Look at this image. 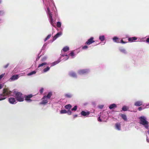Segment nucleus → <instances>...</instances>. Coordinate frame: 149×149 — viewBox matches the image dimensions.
Wrapping results in <instances>:
<instances>
[{
	"instance_id": "nucleus-52",
	"label": "nucleus",
	"mask_w": 149,
	"mask_h": 149,
	"mask_svg": "<svg viewBox=\"0 0 149 149\" xmlns=\"http://www.w3.org/2000/svg\"><path fill=\"white\" fill-rule=\"evenodd\" d=\"M146 140L147 142H149V140L147 138V137Z\"/></svg>"
},
{
	"instance_id": "nucleus-3",
	"label": "nucleus",
	"mask_w": 149,
	"mask_h": 149,
	"mask_svg": "<svg viewBox=\"0 0 149 149\" xmlns=\"http://www.w3.org/2000/svg\"><path fill=\"white\" fill-rule=\"evenodd\" d=\"M15 98L18 102H21L24 101V97L22 94L20 92H17L15 94Z\"/></svg>"
},
{
	"instance_id": "nucleus-56",
	"label": "nucleus",
	"mask_w": 149,
	"mask_h": 149,
	"mask_svg": "<svg viewBox=\"0 0 149 149\" xmlns=\"http://www.w3.org/2000/svg\"><path fill=\"white\" fill-rule=\"evenodd\" d=\"M1 20L0 19V21Z\"/></svg>"
},
{
	"instance_id": "nucleus-18",
	"label": "nucleus",
	"mask_w": 149,
	"mask_h": 149,
	"mask_svg": "<svg viewBox=\"0 0 149 149\" xmlns=\"http://www.w3.org/2000/svg\"><path fill=\"white\" fill-rule=\"evenodd\" d=\"M113 41L117 43L120 42V41L119 39L116 37H114L113 38Z\"/></svg>"
},
{
	"instance_id": "nucleus-55",
	"label": "nucleus",
	"mask_w": 149,
	"mask_h": 149,
	"mask_svg": "<svg viewBox=\"0 0 149 149\" xmlns=\"http://www.w3.org/2000/svg\"><path fill=\"white\" fill-rule=\"evenodd\" d=\"M46 1H47V0H46Z\"/></svg>"
},
{
	"instance_id": "nucleus-50",
	"label": "nucleus",
	"mask_w": 149,
	"mask_h": 149,
	"mask_svg": "<svg viewBox=\"0 0 149 149\" xmlns=\"http://www.w3.org/2000/svg\"><path fill=\"white\" fill-rule=\"evenodd\" d=\"M2 88V85L1 84H0V89Z\"/></svg>"
},
{
	"instance_id": "nucleus-39",
	"label": "nucleus",
	"mask_w": 149,
	"mask_h": 149,
	"mask_svg": "<svg viewBox=\"0 0 149 149\" xmlns=\"http://www.w3.org/2000/svg\"><path fill=\"white\" fill-rule=\"evenodd\" d=\"M67 113H68V114L69 115H70L72 113V112L70 110H68L67 111Z\"/></svg>"
},
{
	"instance_id": "nucleus-23",
	"label": "nucleus",
	"mask_w": 149,
	"mask_h": 149,
	"mask_svg": "<svg viewBox=\"0 0 149 149\" xmlns=\"http://www.w3.org/2000/svg\"><path fill=\"white\" fill-rule=\"evenodd\" d=\"M72 107L71 105L70 104H68L65 105V108L67 109H69Z\"/></svg>"
},
{
	"instance_id": "nucleus-44",
	"label": "nucleus",
	"mask_w": 149,
	"mask_h": 149,
	"mask_svg": "<svg viewBox=\"0 0 149 149\" xmlns=\"http://www.w3.org/2000/svg\"><path fill=\"white\" fill-rule=\"evenodd\" d=\"M46 58H44L41 59V61H43L45 60H46Z\"/></svg>"
},
{
	"instance_id": "nucleus-31",
	"label": "nucleus",
	"mask_w": 149,
	"mask_h": 149,
	"mask_svg": "<svg viewBox=\"0 0 149 149\" xmlns=\"http://www.w3.org/2000/svg\"><path fill=\"white\" fill-rule=\"evenodd\" d=\"M51 36V35L49 34L47 36L46 38L45 39L44 41H46L47 40L49 39Z\"/></svg>"
},
{
	"instance_id": "nucleus-17",
	"label": "nucleus",
	"mask_w": 149,
	"mask_h": 149,
	"mask_svg": "<svg viewBox=\"0 0 149 149\" xmlns=\"http://www.w3.org/2000/svg\"><path fill=\"white\" fill-rule=\"evenodd\" d=\"M120 116L122 118L124 119L125 121H127V116L125 114H121Z\"/></svg>"
},
{
	"instance_id": "nucleus-22",
	"label": "nucleus",
	"mask_w": 149,
	"mask_h": 149,
	"mask_svg": "<svg viewBox=\"0 0 149 149\" xmlns=\"http://www.w3.org/2000/svg\"><path fill=\"white\" fill-rule=\"evenodd\" d=\"M69 50V48L68 47L66 46L65 47H64L63 49H62V50L64 52H67Z\"/></svg>"
},
{
	"instance_id": "nucleus-40",
	"label": "nucleus",
	"mask_w": 149,
	"mask_h": 149,
	"mask_svg": "<svg viewBox=\"0 0 149 149\" xmlns=\"http://www.w3.org/2000/svg\"><path fill=\"white\" fill-rule=\"evenodd\" d=\"M5 73L2 74L1 75H0V79H2L4 76Z\"/></svg>"
},
{
	"instance_id": "nucleus-34",
	"label": "nucleus",
	"mask_w": 149,
	"mask_h": 149,
	"mask_svg": "<svg viewBox=\"0 0 149 149\" xmlns=\"http://www.w3.org/2000/svg\"><path fill=\"white\" fill-rule=\"evenodd\" d=\"M120 51L123 53H126V50L125 49H120Z\"/></svg>"
},
{
	"instance_id": "nucleus-9",
	"label": "nucleus",
	"mask_w": 149,
	"mask_h": 149,
	"mask_svg": "<svg viewBox=\"0 0 149 149\" xmlns=\"http://www.w3.org/2000/svg\"><path fill=\"white\" fill-rule=\"evenodd\" d=\"M62 34L61 32H59L53 38V40H55L56 39L60 36Z\"/></svg>"
},
{
	"instance_id": "nucleus-43",
	"label": "nucleus",
	"mask_w": 149,
	"mask_h": 149,
	"mask_svg": "<svg viewBox=\"0 0 149 149\" xmlns=\"http://www.w3.org/2000/svg\"><path fill=\"white\" fill-rule=\"evenodd\" d=\"M120 42L123 44H125L127 42H125L123 41V40H120Z\"/></svg>"
},
{
	"instance_id": "nucleus-45",
	"label": "nucleus",
	"mask_w": 149,
	"mask_h": 149,
	"mask_svg": "<svg viewBox=\"0 0 149 149\" xmlns=\"http://www.w3.org/2000/svg\"><path fill=\"white\" fill-rule=\"evenodd\" d=\"M138 110L139 111H141V110H142V107H139L138 108Z\"/></svg>"
},
{
	"instance_id": "nucleus-1",
	"label": "nucleus",
	"mask_w": 149,
	"mask_h": 149,
	"mask_svg": "<svg viewBox=\"0 0 149 149\" xmlns=\"http://www.w3.org/2000/svg\"><path fill=\"white\" fill-rule=\"evenodd\" d=\"M12 93L8 88H3L2 93L0 95V101L5 99L6 98L9 96Z\"/></svg>"
},
{
	"instance_id": "nucleus-41",
	"label": "nucleus",
	"mask_w": 149,
	"mask_h": 149,
	"mask_svg": "<svg viewBox=\"0 0 149 149\" xmlns=\"http://www.w3.org/2000/svg\"><path fill=\"white\" fill-rule=\"evenodd\" d=\"M70 55L72 56H74V53L73 52H72L70 53Z\"/></svg>"
},
{
	"instance_id": "nucleus-30",
	"label": "nucleus",
	"mask_w": 149,
	"mask_h": 149,
	"mask_svg": "<svg viewBox=\"0 0 149 149\" xmlns=\"http://www.w3.org/2000/svg\"><path fill=\"white\" fill-rule=\"evenodd\" d=\"M57 26L58 28H60L61 26V23L60 22H58L57 23Z\"/></svg>"
},
{
	"instance_id": "nucleus-26",
	"label": "nucleus",
	"mask_w": 149,
	"mask_h": 149,
	"mask_svg": "<svg viewBox=\"0 0 149 149\" xmlns=\"http://www.w3.org/2000/svg\"><path fill=\"white\" fill-rule=\"evenodd\" d=\"M36 71L35 70H34V71H33L29 73H28L27 75L28 76H30V75H32V74H36Z\"/></svg>"
},
{
	"instance_id": "nucleus-4",
	"label": "nucleus",
	"mask_w": 149,
	"mask_h": 149,
	"mask_svg": "<svg viewBox=\"0 0 149 149\" xmlns=\"http://www.w3.org/2000/svg\"><path fill=\"white\" fill-rule=\"evenodd\" d=\"M33 96L32 94H30L28 95H25L24 97L25 98V100L28 102H31L32 101V100L31 99V98Z\"/></svg>"
},
{
	"instance_id": "nucleus-10",
	"label": "nucleus",
	"mask_w": 149,
	"mask_h": 149,
	"mask_svg": "<svg viewBox=\"0 0 149 149\" xmlns=\"http://www.w3.org/2000/svg\"><path fill=\"white\" fill-rule=\"evenodd\" d=\"M142 102L141 101H137L134 103V105L136 106H140L142 105Z\"/></svg>"
},
{
	"instance_id": "nucleus-48",
	"label": "nucleus",
	"mask_w": 149,
	"mask_h": 149,
	"mask_svg": "<svg viewBox=\"0 0 149 149\" xmlns=\"http://www.w3.org/2000/svg\"><path fill=\"white\" fill-rule=\"evenodd\" d=\"M64 56H66L67 57H68V55H67V54H66V55H62V56H63V57H64Z\"/></svg>"
},
{
	"instance_id": "nucleus-25",
	"label": "nucleus",
	"mask_w": 149,
	"mask_h": 149,
	"mask_svg": "<svg viewBox=\"0 0 149 149\" xmlns=\"http://www.w3.org/2000/svg\"><path fill=\"white\" fill-rule=\"evenodd\" d=\"M99 39L101 41H103L105 39V38L104 36H99Z\"/></svg>"
},
{
	"instance_id": "nucleus-12",
	"label": "nucleus",
	"mask_w": 149,
	"mask_h": 149,
	"mask_svg": "<svg viewBox=\"0 0 149 149\" xmlns=\"http://www.w3.org/2000/svg\"><path fill=\"white\" fill-rule=\"evenodd\" d=\"M42 99V102L40 103L41 104H45L48 102V101L46 98H43V97Z\"/></svg>"
},
{
	"instance_id": "nucleus-15",
	"label": "nucleus",
	"mask_w": 149,
	"mask_h": 149,
	"mask_svg": "<svg viewBox=\"0 0 149 149\" xmlns=\"http://www.w3.org/2000/svg\"><path fill=\"white\" fill-rule=\"evenodd\" d=\"M89 112H86L84 111H82L81 112V115L84 116H86L87 115H88L89 114Z\"/></svg>"
},
{
	"instance_id": "nucleus-35",
	"label": "nucleus",
	"mask_w": 149,
	"mask_h": 149,
	"mask_svg": "<svg viewBox=\"0 0 149 149\" xmlns=\"http://www.w3.org/2000/svg\"><path fill=\"white\" fill-rule=\"evenodd\" d=\"M77 106H75L72 109V111H76L77 109Z\"/></svg>"
},
{
	"instance_id": "nucleus-46",
	"label": "nucleus",
	"mask_w": 149,
	"mask_h": 149,
	"mask_svg": "<svg viewBox=\"0 0 149 149\" xmlns=\"http://www.w3.org/2000/svg\"><path fill=\"white\" fill-rule=\"evenodd\" d=\"M146 42L147 43H149V38H147L146 40Z\"/></svg>"
},
{
	"instance_id": "nucleus-33",
	"label": "nucleus",
	"mask_w": 149,
	"mask_h": 149,
	"mask_svg": "<svg viewBox=\"0 0 149 149\" xmlns=\"http://www.w3.org/2000/svg\"><path fill=\"white\" fill-rule=\"evenodd\" d=\"M67 112V111L65 109L61 110L60 111V113H66Z\"/></svg>"
},
{
	"instance_id": "nucleus-29",
	"label": "nucleus",
	"mask_w": 149,
	"mask_h": 149,
	"mask_svg": "<svg viewBox=\"0 0 149 149\" xmlns=\"http://www.w3.org/2000/svg\"><path fill=\"white\" fill-rule=\"evenodd\" d=\"M65 97L71 98L72 97V95L70 94H66L65 95Z\"/></svg>"
},
{
	"instance_id": "nucleus-16",
	"label": "nucleus",
	"mask_w": 149,
	"mask_h": 149,
	"mask_svg": "<svg viewBox=\"0 0 149 149\" xmlns=\"http://www.w3.org/2000/svg\"><path fill=\"white\" fill-rule=\"evenodd\" d=\"M69 75L70 76L72 77H77V75L74 72H70L69 73Z\"/></svg>"
},
{
	"instance_id": "nucleus-27",
	"label": "nucleus",
	"mask_w": 149,
	"mask_h": 149,
	"mask_svg": "<svg viewBox=\"0 0 149 149\" xmlns=\"http://www.w3.org/2000/svg\"><path fill=\"white\" fill-rule=\"evenodd\" d=\"M50 69V68L48 66L46 68H45L43 70V71L44 72H45L48 71Z\"/></svg>"
},
{
	"instance_id": "nucleus-19",
	"label": "nucleus",
	"mask_w": 149,
	"mask_h": 149,
	"mask_svg": "<svg viewBox=\"0 0 149 149\" xmlns=\"http://www.w3.org/2000/svg\"><path fill=\"white\" fill-rule=\"evenodd\" d=\"M117 107L116 105L115 104H111L109 106V108L110 109H111L114 108H116Z\"/></svg>"
},
{
	"instance_id": "nucleus-20",
	"label": "nucleus",
	"mask_w": 149,
	"mask_h": 149,
	"mask_svg": "<svg viewBox=\"0 0 149 149\" xmlns=\"http://www.w3.org/2000/svg\"><path fill=\"white\" fill-rule=\"evenodd\" d=\"M47 13L49 15V18H50L51 17H52V14L48 8H47Z\"/></svg>"
},
{
	"instance_id": "nucleus-36",
	"label": "nucleus",
	"mask_w": 149,
	"mask_h": 149,
	"mask_svg": "<svg viewBox=\"0 0 149 149\" xmlns=\"http://www.w3.org/2000/svg\"><path fill=\"white\" fill-rule=\"evenodd\" d=\"M4 12L3 10L0 11V15H3L4 14Z\"/></svg>"
},
{
	"instance_id": "nucleus-38",
	"label": "nucleus",
	"mask_w": 149,
	"mask_h": 149,
	"mask_svg": "<svg viewBox=\"0 0 149 149\" xmlns=\"http://www.w3.org/2000/svg\"><path fill=\"white\" fill-rule=\"evenodd\" d=\"M43 91H44L43 88H41L40 90V93L42 94L43 92Z\"/></svg>"
},
{
	"instance_id": "nucleus-5",
	"label": "nucleus",
	"mask_w": 149,
	"mask_h": 149,
	"mask_svg": "<svg viewBox=\"0 0 149 149\" xmlns=\"http://www.w3.org/2000/svg\"><path fill=\"white\" fill-rule=\"evenodd\" d=\"M94 38L91 37L90 39H88L87 41L86 42L85 44L87 45H90L92 43L94 42L95 41L93 40Z\"/></svg>"
},
{
	"instance_id": "nucleus-47",
	"label": "nucleus",
	"mask_w": 149,
	"mask_h": 149,
	"mask_svg": "<svg viewBox=\"0 0 149 149\" xmlns=\"http://www.w3.org/2000/svg\"><path fill=\"white\" fill-rule=\"evenodd\" d=\"M103 106L102 105H101L99 106V107L100 109H102L103 108Z\"/></svg>"
},
{
	"instance_id": "nucleus-13",
	"label": "nucleus",
	"mask_w": 149,
	"mask_h": 149,
	"mask_svg": "<svg viewBox=\"0 0 149 149\" xmlns=\"http://www.w3.org/2000/svg\"><path fill=\"white\" fill-rule=\"evenodd\" d=\"M18 75L15 74L12 76L10 78V79L12 80H15L17 79L18 78Z\"/></svg>"
},
{
	"instance_id": "nucleus-49",
	"label": "nucleus",
	"mask_w": 149,
	"mask_h": 149,
	"mask_svg": "<svg viewBox=\"0 0 149 149\" xmlns=\"http://www.w3.org/2000/svg\"><path fill=\"white\" fill-rule=\"evenodd\" d=\"M77 115H74V118H75L76 117H77Z\"/></svg>"
},
{
	"instance_id": "nucleus-54",
	"label": "nucleus",
	"mask_w": 149,
	"mask_h": 149,
	"mask_svg": "<svg viewBox=\"0 0 149 149\" xmlns=\"http://www.w3.org/2000/svg\"><path fill=\"white\" fill-rule=\"evenodd\" d=\"M148 134H149V131H148Z\"/></svg>"
},
{
	"instance_id": "nucleus-7",
	"label": "nucleus",
	"mask_w": 149,
	"mask_h": 149,
	"mask_svg": "<svg viewBox=\"0 0 149 149\" xmlns=\"http://www.w3.org/2000/svg\"><path fill=\"white\" fill-rule=\"evenodd\" d=\"M88 70L87 69L81 70L79 71L78 73L80 74H83L87 73Z\"/></svg>"
},
{
	"instance_id": "nucleus-28",
	"label": "nucleus",
	"mask_w": 149,
	"mask_h": 149,
	"mask_svg": "<svg viewBox=\"0 0 149 149\" xmlns=\"http://www.w3.org/2000/svg\"><path fill=\"white\" fill-rule=\"evenodd\" d=\"M128 108L126 106H124L123 107L122 109V110L124 111H127Z\"/></svg>"
},
{
	"instance_id": "nucleus-6",
	"label": "nucleus",
	"mask_w": 149,
	"mask_h": 149,
	"mask_svg": "<svg viewBox=\"0 0 149 149\" xmlns=\"http://www.w3.org/2000/svg\"><path fill=\"white\" fill-rule=\"evenodd\" d=\"M8 101L11 104H16L15 98L14 97H10L8 98Z\"/></svg>"
},
{
	"instance_id": "nucleus-53",
	"label": "nucleus",
	"mask_w": 149,
	"mask_h": 149,
	"mask_svg": "<svg viewBox=\"0 0 149 149\" xmlns=\"http://www.w3.org/2000/svg\"><path fill=\"white\" fill-rule=\"evenodd\" d=\"M1 0H0V3H1Z\"/></svg>"
},
{
	"instance_id": "nucleus-14",
	"label": "nucleus",
	"mask_w": 149,
	"mask_h": 149,
	"mask_svg": "<svg viewBox=\"0 0 149 149\" xmlns=\"http://www.w3.org/2000/svg\"><path fill=\"white\" fill-rule=\"evenodd\" d=\"M115 126L116 128L118 130H120L121 129L120 124L119 123H116L115 124Z\"/></svg>"
},
{
	"instance_id": "nucleus-2",
	"label": "nucleus",
	"mask_w": 149,
	"mask_h": 149,
	"mask_svg": "<svg viewBox=\"0 0 149 149\" xmlns=\"http://www.w3.org/2000/svg\"><path fill=\"white\" fill-rule=\"evenodd\" d=\"M139 123L143 125L146 128L148 129L149 123L147 121L146 118L143 116L139 117Z\"/></svg>"
},
{
	"instance_id": "nucleus-42",
	"label": "nucleus",
	"mask_w": 149,
	"mask_h": 149,
	"mask_svg": "<svg viewBox=\"0 0 149 149\" xmlns=\"http://www.w3.org/2000/svg\"><path fill=\"white\" fill-rule=\"evenodd\" d=\"M9 65V64L8 63V64H7L6 65H4V66L3 67L4 68H6L8 67Z\"/></svg>"
},
{
	"instance_id": "nucleus-11",
	"label": "nucleus",
	"mask_w": 149,
	"mask_h": 149,
	"mask_svg": "<svg viewBox=\"0 0 149 149\" xmlns=\"http://www.w3.org/2000/svg\"><path fill=\"white\" fill-rule=\"evenodd\" d=\"M52 95V93L51 92H49L48 93V94L47 96L45 95L43 96V98H46L48 99H49Z\"/></svg>"
},
{
	"instance_id": "nucleus-51",
	"label": "nucleus",
	"mask_w": 149,
	"mask_h": 149,
	"mask_svg": "<svg viewBox=\"0 0 149 149\" xmlns=\"http://www.w3.org/2000/svg\"><path fill=\"white\" fill-rule=\"evenodd\" d=\"M98 120L100 121H101V120L100 119V117H99L98 118Z\"/></svg>"
},
{
	"instance_id": "nucleus-8",
	"label": "nucleus",
	"mask_w": 149,
	"mask_h": 149,
	"mask_svg": "<svg viewBox=\"0 0 149 149\" xmlns=\"http://www.w3.org/2000/svg\"><path fill=\"white\" fill-rule=\"evenodd\" d=\"M137 38L135 37H130L128 39V40L129 41L132 42H133L134 41H135V40H136L137 39Z\"/></svg>"
},
{
	"instance_id": "nucleus-32",
	"label": "nucleus",
	"mask_w": 149,
	"mask_h": 149,
	"mask_svg": "<svg viewBox=\"0 0 149 149\" xmlns=\"http://www.w3.org/2000/svg\"><path fill=\"white\" fill-rule=\"evenodd\" d=\"M60 62V61H57L54 62L52 63V65H54L57 64L58 63Z\"/></svg>"
},
{
	"instance_id": "nucleus-37",
	"label": "nucleus",
	"mask_w": 149,
	"mask_h": 149,
	"mask_svg": "<svg viewBox=\"0 0 149 149\" xmlns=\"http://www.w3.org/2000/svg\"><path fill=\"white\" fill-rule=\"evenodd\" d=\"M88 48V47L87 45H84L82 47V49H87Z\"/></svg>"
},
{
	"instance_id": "nucleus-24",
	"label": "nucleus",
	"mask_w": 149,
	"mask_h": 149,
	"mask_svg": "<svg viewBox=\"0 0 149 149\" xmlns=\"http://www.w3.org/2000/svg\"><path fill=\"white\" fill-rule=\"evenodd\" d=\"M47 64V63L46 62H44L41 64H39L38 66V68H39L40 67H42L44 65H46Z\"/></svg>"
},
{
	"instance_id": "nucleus-21",
	"label": "nucleus",
	"mask_w": 149,
	"mask_h": 149,
	"mask_svg": "<svg viewBox=\"0 0 149 149\" xmlns=\"http://www.w3.org/2000/svg\"><path fill=\"white\" fill-rule=\"evenodd\" d=\"M49 19L50 20V23L53 26L55 27V24L53 22L52 17H51Z\"/></svg>"
}]
</instances>
